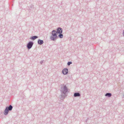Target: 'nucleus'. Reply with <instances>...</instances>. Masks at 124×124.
Returning a JSON list of instances; mask_svg holds the SVG:
<instances>
[{
	"mask_svg": "<svg viewBox=\"0 0 124 124\" xmlns=\"http://www.w3.org/2000/svg\"><path fill=\"white\" fill-rule=\"evenodd\" d=\"M33 43L32 42H30L28 43L27 45V47L29 49L32 46Z\"/></svg>",
	"mask_w": 124,
	"mask_h": 124,
	"instance_id": "f257e3e1",
	"label": "nucleus"
},
{
	"mask_svg": "<svg viewBox=\"0 0 124 124\" xmlns=\"http://www.w3.org/2000/svg\"><path fill=\"white\" fill-rule=\"evenodd\" d=\"M68 71L67 69H64L62 71L63 74L64 75L67 74L68 73Z\"/></svg>",
	"mask_w": 124,
	"mask_h": 124,
	"instance_id": "f03ea898",
	"label": "nucleus"
},
{
	"mask_svg": "<svg viewBox=\"0 0 124 124\" xmlns=\"http://www.w3.org/2000/svg\"><path fill=\"white\" fill-rule=\"evenodd\" d=\"M62 29L61 28H59L58 29L57 31V33H58L59 34H61L62 33Z\"/></svg>",
	"mask_w": 124,
	"mask_h": 124,
	"instance_id": "7ed1b4c3",
	"label": "nucleus"
},
{
	"mask_svg": "<svg viewBox=\"0 0 124 124\" xmlns=\"http://www.w3.org/2000/svg\"><path fill=\"white\" fill-rule=\"evenodd\" d=\"M8 107H7L4 112V114L5 115H7L8 113Z\"/></svg>",
	"mask_w": 124,
	"mask_h": 124,
	"instance_id": "20e7f679",
	"label": "nucleus"
},
{
	"mask_svg": "<svg viewBox=\"0 0 124 124\" xmlns=\"http://www.w3.org/2000/svg\"><path fill=\"white\" fill-rule=\"evenodd\" d=\"M56 32L55 31H53L52 32V35L57 37L56 34Z\"/></svg>",
	"mask_w": 124,
	"mask_h": 124,
	"instance_id": "39448f33",
	"label": "nucleus"
},
{
	"mask_svg": "<svg viewBox=\"0 0 124 124\" xmlns=\"http://www.w3.org/2000/svg\"><path fill=\"white\" fill-rule=\"evenodd\" d=\"M57 37L52 35L51 36V39L52 40H54L56 39Z\"/></svg>",
	"mask_w": 124,
	"mask_h": 124,
	"instance_id": "423d86ee",
	"label": "nucleus"
},
{
	"mask_svg": "<svg viewBox=\"0 0 124 124\" xmlns=\"http://www.w3.org/2000/svg\"><path fill=\"white\" fill-rule=\"evenodd\" d=\"M38 43L39 44L41 45L43 43V40L39 39L38 40Z\"/></svg>",
	"mask_w": 124,
	"mask_h": 124,
	"instance_id": "0eeeda50",
	"label": "nucleus"
},
{
	"mask_svg": "<svg viewBox=\"0 0 124 124\" xmlns=\"http://www.w3.org/2000/svg\"><path fill=\"white\" fill-rule=\"evenodd\" d=\"M63 89L64 90L63 91V93H65L67 91V88L66 86H64L63 87Z\"/></svg>",
	"mask_w": 124,
	"mask_h": 124,
	"instance_id": "6e6552de",
	"label": "nucleus"
},
{
	"mask_svg": "<svg viewBox=\"0 0 124 124\" xmlns=\"http://www.w3.org/2000/svg\"><path fill=\"white\" fill-rule=\"evenodd\" d=\"M80 94L79 93H74V96L75 97H76L77 96H79Z\"/></svg>",
	"mask_w": 124,
	"mask_h": 124,
	"instance_id": "1a4fd4ad",
	"label": "nucleus"
},
{
	"mask_svg": "<svg viewBox=\"0 0 124 124\" xmlns=\"http://www.w3.org/2000/svg\"><path fill=\"white\" fill-rule=\"evenodd\" d=\"M12 108V107L11 105H10L8 107V110H11Z\"/></svg>",
	"mask_w": 124,
	"mask_h": 124,
	"instance_id": "9d476101",
	"label": "nucleus"
},
{
	"mask_svg": "<svg viewBox=\"0 0 124 124\" xmlns=\"http://www.w3.org/2000/svg\"><path fill=\"white\" fill-rule=\"evenodd\" d=\"M105 96L110 97L111 96V94L110 93H107L106 94Z\"/></svg>",
	"mask_w": 124,
	"mask_h": 124,
	"instance_id": "9b49d317",
	"label": "nucleus"
},
{
	"mask_svg": "<svg viewBox=\"0 0 124 124\" xmlns=\"http://www.w3.org/2000/svg\"><path fill=\"white\" fill-rule=\"evenodd\" d=\"M38 38V37L37 36H34L32 37L31 39H32L33 40L37 38Z\"/></svg>",
	"mask_w": 124,
	"mask_h": 124,
	"instance_id": "f8f14e48",
	"label": "nucleus"
},
{
	"mask_svg": "<svg viewBox=\"0 0 124 124\" xmlns=\"http://www.w3.org/2000/svg\"><path fill=\"white\" fill-rule=\"evenodd\" d=\"M59 37L61 38H62L63 37V36L62 34H60L59 35Z\"/></svg>",
	"mask_w": 124,
	"mask_h": 124,
	"instance_id": "ddd939ff",
	"label": "nucleus"
},
{
	"mask_svg": "<svg viewBox=\"0 0 124 124\" xmlns=\"http://www.w3.org/2000/svg\"><path fill=\"white\" fill-rule=\"evenodd\" d=\"M72 63V62H68V63L67 64L68 65H69L70 64Z\"/></svg>",
	"mask_w": 124,
	"mask_h": 124,
	"instance_id": "4468645a",
	"label": "nucleus"
}]
</instances>
